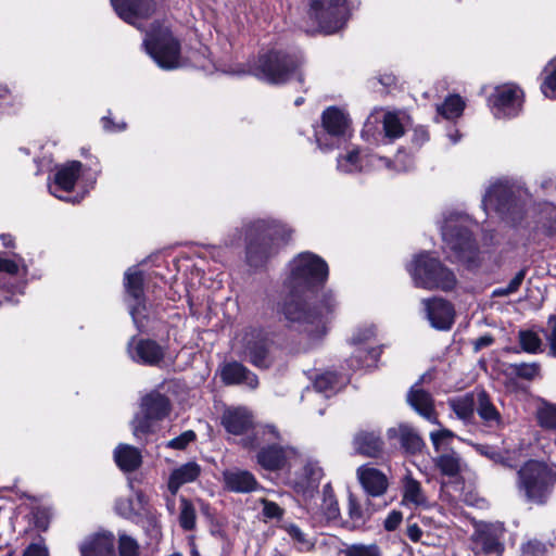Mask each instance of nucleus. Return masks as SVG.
Instances as JSON below:
<instances>
[{
  "label": "nucleus",
  "instance_id": "1",
  "mask_svg": "<svg viewBox=\"0 0 556 556\" xmlns=\"http://www.w3.org/2000/svg\"><path fill=\"white\" fill-rule=\"evenodd\" d=\"M328 265L312 252L298 254L289 264V275L283 281V300L278 312L290 329L305 333L309 339L321 338L327 330V321L336 312L338 302L331 291L324 292L311 306L306 294L328 279Z\"/></svg>",
  "mask_w": 556,
  "mask_h": 556
},
{
  "label": "nucleus",
  "instance_id": "2",
  "mask_svg": "<svg viewBox=\"0 0 556 556\" xmlns=\"http://www.w3.org/2000/svg\"><path fill=\"white\" fill-rule=\"evenodd\" d=\"M293 230L273 218L256 219L247 225V262L251 267L264 266L288 242Z\"/></svg>",
  "mask_w": 556,
  "mask_h": 556
},
{
  "label": "nucleus",
  "instance_id": "3",
  "mask_svg": "<svg viewBox=\"0 0 556 556\" xmlns=\"http://www.w3.org/2000/svg\"><path fill=\"white\" fill-rule=\"evenodd\" d=\"M478 224L467 214L451 212L444 217L441 225L442 239L450 258L466 265L468 268H476L480 264V252L473 230Z\"/></svg>",
  "mask_w": 556,
  "mask_h": 556
},
{
  "label": "nucleus",
  "instance_id": "4",
  "mask_svg": "<svg viewBox=\"0 0 556 556\" xmlns=\"http://www.w3.org/2000/svg\"><path fill=\"white\" fill-rule=\"evenodd\" d=\"M556 482V464L530 459L517 471V490L522 500L532 505H544Z\"/></svg>",
  "mask_w": 556,
  "mask_h": 556
},
{
  "label": "nucleus",
  "instance_id": "5",
  "mask_svg": "<svg viewBox=\"0 0 556 556\" xmlns=\"http://www.w3.org/2000/svg\"><path fill=\"white\" fill-rule=\"evenodd\" d=\"M406 268L417 288L447 292L457 283L455 274L428 252L417 254Z\"/></svg>",
  "mask_w": 556,
  "mask_h": 556
},
{
  "label": "nucleus",
  "instance_id": "6",
  "mask_svg": "<svg viewBox=\"0 0 556 556\" xmlns=\"http://www.w3.org/2000/svg\"><path fill=\"white\" fill-rule=\"evenodd\" d=\"M142 46L161 68L175 70L181 66L180 43L166 26L160 23L152 24Z\"/></svg>",
  "mask_w": 556,
  "mask_h": 556
},
{
  "label": "nucleus",
  "instance_id": "7",
  "mask_svg": "<svg viewBox=\"0 0 556 556\" xmlns=\"http://www.w3.org/2000/svg\"><path fill=\"white\" fill-rule=\"evenodd\" d=\"M238 354L254 367L268 369L276 361V344L264 329L249 328L240 339Z\"/></svg>",
  "mask_w": 556,
  "mask_h": 556
},
{
  "label": "nucleus",
  "instance_id": "8",
  "mask_svg": "<svg viewBox=\"0 0 556 556\" xmlns=\"http://www.w3.org/2000/svg\"><path fill=\"white\" fill-rule=\"evenodd\" d=\"M300 59L281 51H270L258 59L255 75L270 84H281L298 75L302 81L301 74L296 73Z\"/></svg>",
  "mask_w": 556,
  "mask_h": 556
},
{
  "label": "nucleus",
  "instance_id": "9",
  "mask_svg": "<svg viewBox=\"0 0 556 556\" xmlns=\"http://www.w3.org/2000/svg\"><path fill=\"white\" fill-rule=\"evenodd\" d=\"M349 12L348 0H309V17L327 35L337 33L345 25Z\"/></svg>",
  "mask_w": 556,
  "mask_h": 556
},
{
  "label": "nucleus",
  "instance_id": "10",
  "mask_svg": "<svg viewBox=\"0 0 556 556\" xmlns=\"http://www.w3.org/2000/svg\"><path fill=\"white\" fill-rule=\"evenodd\" d=\"M140 407L141 413L137 414L131 421L132 433L137 439L151 433L152 424L166 418L172 404L166 395L153 391L142 397Z\"/></svg>",
  "mask_w": 556,
  "mask_h": 556
},
{
  "label": "nucleus",
  "instance_id": "11",
  "mask_svg": "<svg viewBox=\"0 0 556 556\" xmlns=\"http://www.w3.org/2000/svg\"><path fill=\"white\" fill-rule=\"evenodd\" d=\"M126 302L136 327L142 330L148 318V306L143 292V274L137 267L127 269L124 276Z\"/></svg>",
  "mask_w": 556,
  "mask_h": 556
},
{
  "label": "nucleus",
  "instance_id": "12",
  "mask_svg": "<svg viewBox=\"0 0 556 556\" xmlns=\"http://www.w3.org/2000/svg\"><path fill=\"white\" fill-rule=\"evenodd\" d=\"M523 103V91L515 84L496 86L488 98L489 108L495 118L517 116Z\"/></svg>",
  "mask_w": 556,
  "mask_h": 556
},
{
  "label": "nucleus",
  "instance_id": "13",
  "mask_svg": "<svg viewBox=\"0 0 556 556\" xmlns=\"http://www.w3.org/2000/svg\"><path fill=\"white\" fill-rule=\"evenodd\" d=\"M403 155H397L394 163L389 160L376 155H369L358 148H351L345 154L338 159V166L344 172H363V170H407L397 166L400 159Z\"/></svg>",
  "mask_w": 556,
  "mask_h": 556
},
{
  "label": "nucleus",
  "instance_id": "14",
  "mask_svg": "<svg viewBox=\"0 0 556 556\" xmlns=\"http://www.w3.org/2000/svg\"><path fill=\"white\" fill-rule=\"evenodd\" d=\"M379 113H382V124L386 137L396 139L404 135V113L399 111L382 112V110H375L364 125V129L362 131L363 138L367 141H377L376 124L379 122L377 116Z\"/></svg>",
  "mask_w": 556,
  "mask_h": 556
},
{
  "label": "nucleus",
  "instance_id": "15",
  "mask_svg": "<svg viewBox=\"0 0 556 556\" xmlns=\"http://www.w3.org/2000/svg\"><path fill=\"white\" fill-rule=\"evenodd\" d=\"M116 14L126 23L142 29L141 21L154 11L153 0H111Z\"/></svg>",
  "mask_w": 556,
  "mask_h": 556
},
{
  "label": "nucleus",
  "instance_id": "16",
  "mask_svg": "<svg viewBox=\"0 0 556 556\" xmlns=\"http://www.w3.org/2000/svg\"><path fill=\"white\" fill-rule=\"evenodd\" d=\"M83 177L84 176H53V179L48 180L49 192L65 202H79L88 192L87 189L80 188V184H86L79 180V178Z\"/></svg>",
  "mask_w": 556,
  "mask_h": 556
},
{
  "label": "nucleus",
  "instance_id": "17",
  "mask_svg": "<svg viewBox=\"0 0 556 556\" xmlns=\"http://www.w3.org/2000/svg\"><path fill=\"white\" fill-rule=\"evenodd\" d=\"M426 318L430 325L439 330H448L454 324L455 311L453 305L442 299L432 298L422 300Z\"/></svg>",
  "mask_w": 556,
  "mask_h": 556
},
{
  "label": "nucleus",
  "instance_id": "18",
  "mask_svg": "<svg viewBox=\"0 0 556 556\" xmlns=\"http://www.w3.org/2000/svg\"><path fill=\"white\" fill-rule=\"evenodd\" d=\"M421 377L407 393V403L421 417L433 425H440L437 412L434 409V400L430 392L421 387Z\"/></svg>",
  "mask_w": 556,
  "mask_h": 556
},
{
  "label": "nucleus",
  "instance_id": "19",
  "mask_svg": "<svg viewBox=\"0 0 556 556\" xmlns=\"http://www.w3.org/2000/svg\"><path fill=\"white\" fill-rule=\"evenodd\" d=\"M502 529L492 523H480L471 536L475 548L484 554H501Z\"/></svg>",
  "mask_w": 556,
  "mask_h": 556
},
{
  "label": "nucleus",
  "instance_id": "20",
  "mask_svg": "<svg viewBox=\"0 0 556 556\" xmlns=\"http://www.w3.org/2000/svg\"><path fill=\"white\" fill-rule=\"evenodd\" d=\"M128 353L134 362L149 366L157 365L164 358L163 348L150 339L132 338L128 344Z\"/></svg>",
  "mask_w": 556,
  "mask_h": 556
},
{
  "label": "nucleus",
  "instance_id": "21",
  "mask_svg": "<svg viewBox=\"0 0 556 556\" xmlns=\"http://www.w3.org/2000/svg\"><path fill=\"white\" fill-rule=\"evenodd\" d=\"M220 378L226 386H245L252 390L258 387L257 376L237 361L225 363L220 367Z\"/></svg>",
  "mask_w": 556,
  "mask_h": 556
},
{
  "label": "nucleus",
  "instance_id": "22",
  "mask_svg": "<svg viewBox=\"0 0 556 556\" xmlns=\"http://www.w3.org/2000/svg\"><path fill=\"white\" fill-rule=\"evenodd\" d=\"M356 475L362 488L369 496H382L389 488L387 476L381 470L370 465L358 467Z\"/></svg>",
  "mask_w": 556,
  "mask_h": 556
},
{
  "label": "nucleus",
  "instance_id": "23",
  "mask_svg": "<svg viewBox=\"0 0 556 556\" xmlns=\"http://www.w3.org/2000/svg\"><path fill=\"white\" fill-rule=\"evenodd\" d=\"M481 422L489 429L501 430L506 422L501 412L493 403L490 394L481 389L477 391V409Z\"/></svg>",
  "mask_w": 556,
  "mask_h": 556
},
{
  "label": "nucleus",
  "instance_id": "24",
  "mask_svg": "<svg viewBox=\"0 0 556 556\" xmlns=\"http://www.w3.org/2000/svg\"><path fill=\"white\" fill-rule=\"evenodd\" d=\"M323 476L324 472L319 464L315 460H307L294 481L295 492L301 493L304 497H312Z\"/></svg>",
  "mask_w": 556,
  "mask_h": 556
},
{
  "label": "nucleus",
  "instance_id": "25",
  "mask_svg": "<svg viewBox=\"0 0 556 556\" xmlns=\"http://www.w3.org/2000/svg\"><path fill=\"white\" fill-rule=\"evenodd\" d=\"M114 545L113 533H96L81 543L79 551L81 556H115Z\"/></svg>",
  "mask_w": 556,
  "mask_h": 556
},
{
  "label": "nucleus",
  "instance_id": "26",
  "mask_svg": "<svg viewBox=\"0 0 556 556\" xmlns=\"http://www.w3.org/2000/svg\"><path fill=\"white\" fill-rule=\"evenodd\" d=\"M294 451L290 447H282L277 444H271L263 447L258 451L256 458L257 463L266 470H278L281 469L288 457L293 454Z\"/></svg>",
  "mask_w": 556,
  "mask_h": 556
},
{
  "label": "nucleus",
  "instance_id": "27",
  "mask_svg": "<svg viewBox=\"0 0 556 556\" xmlns=\"http://www.w3.org/2000/svg\"><path fill=\"white\" fill-rule=\"evenodd\" d=\"M324 129L332 137H342L350 127L349 115L337 106L326 109L321 115Z\"/></svg>",
  "mask_w": 556,
  "mask_h": 556
},
{
  "label": "nucleus",
  "instance_id": "28",
  "mask_svg": "<svg viewBox=\"0 0 556 556\" xmlns=\"http://www.w3.org/2000/svg\"><path fill=\"white\" fill-rule=\"evenodd\" d=\"M387 433L389 439H399L401 446L406 453H419L425 446L421 437L408 425H400L399 427L390 428Z\"/></svg>",
  "mask_w": 556,
  "mask_h": 556
},
{
  "label": "nucleus",
  "instance_id": "29",
  "mask_svg": "<svg viewBox=\"0 0 556 556\" xmlns=\"http://www.w3.org/2000/svg\"><path fill=\"white\" fill-rule=\"evenodd\" d=\"M222 424L229 433L239 435L250 429L252 416L245 408H230L224 413Z\"/></svg>",
  "mask_w": 556,
  "mask_h": 556
},
{
  "label": "nucleus",
  "instance_id": "30",
  "mask_svg": "<svg viewBox=\"0 0 556 556\" xmlns=\"http://www.w3.org/2000/svg\"><path fill=\"white\" fill-rule=\"evenodd\" d=\"M200 473L201 467L195 462H188L179 466L169 475L167 483L168 491L175 495L184 484L195 481Z\"/></svg>",
  "mask_w": 556,
  "mask_h": 556
},
{
  "label": "nucleus",
  "instance_id": "31",
  "mask_svg": "<svg viewBox=\"0 0 556 556\" xmlns=\"http://www.w3.org/2000/svg\"><path fill=\"white\" fill-rule=\"evenodd\" d=\"M482 203L497 212H508L514 203L513 192L505 185H494L485 192Z\"/></svg>",
  "mask_w": 556,
  "mask_h": 556
},
{
  "label": "nucleus",
  "instance_id": "32",
  "mask_svg": "<svg viewBox=\"0 0 556 556\" xmlns=\"http://www.w3.org/2000/svg\"><path fill=\"white\" fill-rule=\"evenodd\" d=\"M225 485L229 491L249 493L257 488L255 477L247 470H228L224 472Z\"/></svg>",
  "mask_w": 556,
  "mask_h": 556
},
{
  "label": "nucleus",
  "instance_id": "33",
  "mask_svg": "<svg viewBox=\"0 0 556 556\" xmlns=\"http://www.w3.org/2000/svg\"><path fill=\"white\" fill-rule=\"evenodd\" d=\"M116 465L125 472L138 469L142 463L141 452L128 444H119L114 451Z\"/></svg>",
  "mask_w": 556,
  "mask_h": 556
},
{
  "label": "nucleus",
  "instance_id": "34",
  "mask_svg": "<svg viewBox=\"0 0 556 556\" xmlns=\"http://www.w3.org/2000/svg\"><path fill=\"white\" fill-rule=\"evenodd\" d=\"M17 273L16 262L0 257V289L8 292H22L24 285L17 281Z\"/></svg>",
  "mask_w": 556,
  "mask_h": 556
},
{
  "label": "nucleus",
  "instance_id": "35",
  "mask_svg": "<svg viewBox=\"0 0 556 556\" xmlns=\"http://www.w3.org/2000/svg\"><path fill=\"white\" fill-rule=\"evenodd\" d=\"M380 354L381 349L378 346H371L369 349L355 346L352 356L346 362L352 370L369 368L376 365Z\"/></svg>",
  "mask_w": 556,
  "mask_h": 556
},
{
  "label": "nucleus",
  "instance_id": "36",
  "mask_svg": "<svg viewBox=\"0 0 556 556\" xmlns=\"http://www.w3.org/2000/svg\"><path fill=\"white\" fill-rule=\"evenodd\" d=\"M382 440L375 432L362 431L354 439L356 452L369 457H376L382 451Z\"/></svg>",
  "mask_w": 556,
  "mask_h": 556
},
{
  "label": "nucleus",
  "instance_id": "37",
  "mask_svg": "<svg viewBox=\"0 0 556 556\" xmlns=\"http://www.w3.org/2000/svg\"><path fill=\"white\" fill-rule=\"evenodd\" d=\"M403 502L416 507L427 504V497L420 483L410 475L405 476L403 481Z\"/></svg>",
  "mask_w": 556,
  "mask_h": 556
},
{
  "label": "nucleus",
  "instance_id": "38",
  "mask_svg": "<svg viewBox=\"0 0 556 556\" xmlns=\"http://www.w3.org/2000/svg\"><path fill=\"white\" fill-rule=\"evenodd\" d=\"M448 405L459 419L470 421L477 409V395L468 393L464 396L452 399L448 401Z\"/></svg>",
  "mask_w": 556,
  "mask_h": 556
},
{
  "label": "nucleus",
  "instance_id": "39",
  "mask_svg": "<svg viewBox=\"0 0 556 556\" xmlns=\"http://www.w3.org/2000/svg\"><path fill=\"white\" fill-rule=\"evenodd\" d=\"M466 102L459 94H450L437 105L438 115L447 121H454L463 115Z\"/></svg>",
  "mask_w": 556,
  "mask_h": 556
},
{
  "label": "nucleus",
  "instance_id": "40",
  "mask_svg": "<svg viewBox=\"0 0 556 556\" xmlns=\"http://www.w3.org/2000/svg\"><path fill=\"white\" fill-rule=\"evenodd\" d=\"M282 529L288 533L296 551L304 553L311 552L314 548L315 542L299 526L286 523L282 526Z\"/></svg>",
  "mask_w": 556,
  "mask_h": 556
},
{
  "label": "nucleus",
  "instance_id": "41",
  "mask_svg": "<svg viewBox=\"0 0 556 556\" xmlns=\"http://www.w3.org/2000/svg\"><path fill=\"white\" fill-rule=\"evenodd\" d=\"M518 340L523 352L539 354L543 352V342L540 336L533 330H520Z\"/></svg>",
  "mask_w": 556,
  "mask_h": 556
},
{
  "label": "nucleus",
  "instance_id": "42",
  "mask_svg": "<svg viewBox=\"0 0 556 556\" xmlns=\"http://www.w3.org/2000/svg\"><path fill=\"white\" fill-rule=\"evenodd\" d=\"M435 466L448 477H455L460 471V458L455 452L440 455L435 459Z\"/></svg>",
  "mask_w": 556,
  "mask_h": 556
},
{
  "label": "nucleus",
  "instance_id": "43",
  "mask_svg": "<svg viewBox=\"0 0 556 556\" xmlns=\"http://www.w3.org/2000/svg\"><path fill=\"white\" fill-rule=\"evenodd\" d=\"M536 419L544 429H556V405L542 400L536 409Z\"/></svg>",
  "mask_w": 556,
  "mask_h": 556
},
{
  "label": "nucleus",
  "instance_id": "44",
  "mask_svg": "<svg viewBox=\"0 0 556 556\" xmlns=\"http://www.w3.org/2000/svg\"><path fill=\"white\" fill-rule=\"evenodd\" d=\"M117 554L118 556H140L141 546L135 538L125 532H118Z\"/></svg>",
  "mask_w": 556,
  "mask_h": 556
},
{
  "label": "nucleus",
  "instance_id": "45",
  "mask_svg": "<svg viewBox=\"0 0 556 556\" xmlns=\"http://www.w3.org/2000/svg\"><path fill=\"white\" fill-rule=\"evenodd\" d=\"M344 556H381V549L376 543L363 544H345L341 551Z\"/></svg>",
  "mask_w": 556,
  "mask_h": 556
},
{
  "label": "nucleus",
  "instance_id": "46",
  "mask_svg": "<svg viewBox=\"0 0 556 556\" xmlns=\"http://www.w3.org/2000/svg\"><path fill=\"white\" fill-rule=\"evenodd\" d=\"M545 78L541 90L546 98L556 99V59L544 68Z\"/></svg>",
  "mask_w": 556,
  "mask_h": 556
},
{
  "label": "nucleus",
  "instance_id": "47",
  "mask_svg": "<svg viewBox=\"0 0 556 556\" xmlns=\"http://www.w3.org/2000/svg\"><path fill=\"white\" fill-rule=\"evenodd\" d=\"M337 379L336 374L325 372L315 379L313 388L317 393H324L326 397H329L337 390Z\"/></svg>",
  "mask_w": 556,
  "mask_h": 556
},
{
  "label": "nucleus",
  "instance_id": "48",
  "mask_svg": "<svg viewBox=\"0 0 556 556\" xmlns=\"http://www.w3.org/2000/svg\"><path fill=\"white\" fill-rule=\"evenodd\" d=\"M509 368L516 377L529 381L539 377L541 371V366L536 362L511 364Z\"/></svg>",
  "mask_w": 556,
  "mask_h": 556
},
{
  "label": "nucleus",
  "instance_id": "49",
  "mask_svg": "<svg viewBox=\"0 0 556 556\" xmlns=\"http://www.w3.org/2000/svg\"><path fill=\"white\" fill-rule=\"evenodd\" d=\"M180 503V526L184 530L190 531L195 527V509L192 503L186 498H181Z\"/></svg>",
  "mask_w": 556,
  "mask_h": 556
},
{
  "label": "nucleus",
  "instance_id": "50",
  "mask_svg": "<svg viewBox=\"0 0 556 556\" xmlns=\"http://www.w3.org/2000/svg\"><path fill=\"white\" fill-rule=\"evenodd\" d=\"M50 170L53 172L54 174L65 175V174H78L80 172H92V170H97V169L90 165L83 164L79 161H67L63 164L54 165V167L51 168Z\"/></svg>",
  "mask_w": 556,
  "mask_h": 556
},
{
  "label": "nucleus",
  "instance_id": "51",
  "mask_svg": "<svg viewBox=\"0 0 556 556\" xmlns=\"http://www.w3.org/2000/svg\"><path fill=\"white\" fill-rule=\"evenodd\" d=\"M376 337V329L372 325L358 328L351 338V343L354 346L366 348Z\"/></svg>",
  "mask_w": 556,
  "mask_h": 556
},
{
  "label": "nucleus",
  "instance_id": "52",
  "mask_svg": "<svg viewBox=\"0 0 556 556\" xmlns=\"http://www.w3.org/2000/svg\"><path fill=\"white\" fill-rule=\"evenodd\" d=\"M115 509L118 515L127 519L136 520V518L140 517L138 508L135 507L131 498H118L115 503Z\"/></svg>",
  "mask_w": 556,
  "mask_h": 556
},
{
  "label": "nucleus",
  "instance_id": "53",
  "mask_svg": "<svg viewBox=\"0 0 556 556\" xmlns=\"http://www.w3.org/2000/svg\"><path fill=\"white\" fill-rule=\"evenodd\" d=\"M195 439H197L195 432L193 430H187V431L182 432L180 435L167 441L165 443V446L167 448L182 451L190 443L194 442Z\"/></svg>",
  "mask_w": 556,
  "mask_h": 556
},
{
  "label": "nucleus",
  "instance_id": "54",
  "mask_svg": "<svg viewBox=\"0 0 556 556\" xmlns=\"http://www.w3.org/2000/svg\"><path fill=\"white\" fill-rule=\"evenodd\" d=\"M548 329L544 331L545 340L548 344V355L556 357V316L551 315L547 319Z\"/></svg>",
  "mask_w": 556,
  "mask_h": 556
},
{
  "label": "nucleus",
  "instance_id": "55",
  "mask_svg": "<svg viewBox=\"0 0 556 556\" xmlns=\"http://www.w3.org/2000/svg\"><path fill=\"white\" fill-rule=\"evenodd\" d=\"M321 510L327 520H336L340 516V508L336 496L323 498Z\"/></svg>",
  "mask_w": 556,
  "mask_h": 556
},
{
  "label": "nucleus",
  "instance_id": "56",
  "mask_svg": "<svg viewBox=\"0 0 556 556\" xmlns=\"http://www.w3.org/2000/svg\"><path fill=\"white\" fill-rule=\"evenodd\" d=\"M546 546L538 540H530L521 546L522 556H544Z\"/></svg>",
  "mask_w": 556,
  "mask_h": 556
},
{
  "label": "nucleus",
  "instance_id": "57",
  "mask_svg": "<svg viewBox=\"0 0 556 556\" xmlns=\"http://www.w3.org/2000/svg\"><path fill=\"white\" fill-rule=\"evenodd\" d=\"M349 516L356 523H364L367 519L366 514L362 509L357 500L350 494L349 496Z\"/></svg>",
  "mask_w": 556,
  "mask_h": 556
},
{
  "label": "nucleus",
  "instance_id": "58",
  "mask_svg": "<svg viewBox=\"0 0 556 556\" xmlns=\"http://www.w3.org/2000/svg\"><path fill=\"white\" fill-rule=\"evenodd\" d=\"M477 451L481 454L490 458L496 464H504L506 459V454L500 450H496L490 445H478Z\"/></svg>",
  "mask_w": 556,
  "mask_h": 556
},
{
  "label": "nucleus",
  "instance_id": "59",
  "mask_svg": "<svg viewBox=\"0 0 556 556\" xmlns=\"http://www.w3.org/2000/svg\"><path fill=\"white\" fill-rule=\"evenodd\" d=\"M23 556H49L48 547L42 539L29 544L23 553Z\"/></svg>",
  "mask_w": 556,
  "mask_h": 556
},
{
  "label": "nucleus",
  "instance_id": "60",
  "mask_svg": "<svg viewBox=\"0 0 556 556\" xmlns=\"http://www.w3.org/2000/svg\"><path fill=\"white\" fill-rule=\"evenodd\" d=\"M454 438V433L448 429H441L438 431H432L430 433L431 442L437 451L440 450L443 441Z\"/></svg>",
  "mask_w": 556,
  "mask_h": 556
},
{
  "label": "nucleus",
  "instance_id": "61",
  "mask_svg": "<svg viewBox=\"0 0 556 556\" xmlns=\"http://www.w3.org/2000/svg\"><path fill=\"white\" fill-rule=\"evenodd\" d=\"M403 515L399 510H392L384 520V529L387 531H394L401 523Z\"/></svg>",
  "mask_w": 556,
  "mask_h": 556
},
{
  "label": "nucleus",
  "instance_id": "62",
  "mask_svg": "<svg viewBox=\"0 0 556 556\" xmlns=\"http://www.w3.org/2000/svg\"><path fill=\"white\" fill-rule=\"evenodd\" d=\"M263 514L267 518H278L282 515V509L274 502L264 501Z\"/></svg>",
  "mask_w": 556,
  "mask_h": 556
},
{
  "label": "nucleus",
  "instance_id": "63",
  "mask_svg": "<svg viewBox=\"0 0 556 556\" xmlns=\"http://www.w3.org/2000/svg\"><path fill=\"white\" fill-rule=\"evenodd\" d=\"M102 125L104 130L110 132L123 131L127 127V124L125 122L114 123L109 116L102 117Z\"/></svg>",
  "mask_w": 556,
  "mask_h": 556
},
{
  "label": "nucleus",
  "instance_id": "64",
  "mask_svg": "<svg viewBox=\"0 0 556 556\" xmlns=\"http://www.w3.org/2000/svg\"><path fill=\"white\" fill-rule=\"evenodd\" d=\"M134 492H135V500H132V501L135 503V507L138 508L140 516H142L143 514H147L149 511L148 510V500L142 491L136 490Z\"/></svg>",
  "mask_w": 556,
  "mask_h": 556
}]
</instances>
